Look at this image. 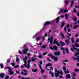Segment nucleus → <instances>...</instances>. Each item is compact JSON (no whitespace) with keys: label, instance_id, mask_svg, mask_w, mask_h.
<instances>
[{"label":"nucleus","instance_id":"obj_14","mask_svg":"<svg viewBox=\"0 0 79 79\" xmlns=\"http://www.w3.org/2000/svg\"><path fill=\"white\" fill-rule=\"evenodd\" d=\"M5 75L4 73H1V74H0V77L1 78H3Z\"/></svg>","mask_w":79,"mask_h":79},{"label":"nucleus","instance_id":"obj_50","mask_svg":"<svg viewBox=\"0 0 79 79\" xmlns=\"http://www.w3.org/2000/svg\"><path fill=\"white\" fill-rule=\"evenodd\" d=\"M6 79H9V76L8 75H6Z\"/></svg>","mask_w":79,"mask_h":79},{"label":"nucleus","instance_id":"obj_19","mask_svg":"<svg viewBox=\"0 0 79 79\" xmlns=\"http://www.w3.org/2000/svg\"><path fill=\"white\" fill-rule=\"evenodd\" d=\"M8 72L10 75H13L14 74V72H11L10 70H8Z\"/></svg>","mask_w":79,"mask_h":79},{"label":"nucleus","instance_id":"obj_32","mask_svg":"<svg viewBox=\"0 0 79 79\" xmlns=\"http://www.w3.org/2000/svg\"><path fill=\"white\" fill-rule=\"evenodd\" d=\"M40 38H41V36H40L38 37H37V38L36 40L37 41H39V40H40Z\"/></svg>","mask_w":79,"mask_h":79},{"label":"nucleus","instance_id":"obj_49","mask_svg":"<svg viewBox=\"0 0 79 79\" xmlns=\"http://www.w3.org/2000/svg\"><path fill=\"white\" fill-rule=\"evenodd\" d=\"M64 73L65 74H66L67 73H69V72L68 70H67L66 71H64Z\"/></svg>","mask_w":79,"mask_h":79},{"label":"nucleus","instance_id":"obj_15","mask_svg":"<svg viewBox=\"0 0 79 79\" xmlns=\"http://www.w3.org/2000/svg\"><path fill=\"white\" fill-rule=\"evenodd\" d=\"M60 18V17H58L56 19V23H59V19Z\"/></svg>","mask_w":79,"mask_h":79},{"label":"nucleus","instance_id":"obj_57","mask_svg":"<svg viewBox=\"0 0 79 79\" xmlns=\"http://www.w3.org/2000/svg\"><path fill=\"white\" fill-rule=\"evenodd\" d=\"M20 67H21V69H22L24 68V64H23V65H21Z\"/></svg>","mask_w":79,"mask_h":79},{"label":"nucleus","instance_id":"obj_22","mask_svg":"<svg viewBox=\"0 0 79 79\" xmlns=\"http://www.w3.org/2000/svg\"><path fill=\"white\" fill-rule=\"evenodd\" d=\"M66 78L67 79H70V78H71V76H70V74H68L67 75Z\"/></svg>","mask_w":79,"mask_h":79},{"label":"nucleus","instance_id":"obj_20","mask_svg":"<svg viewBox=\"0 0 79 79\" xmlns=\"http://www.w3.org/2000/svg\"><path fill=\"white\" fill-rule=\"evenodd\" d=\"M49 73L51 75V76L52 77H53V76H54V74H53V72H52V71L51 70H50L49 71Z\"/></svg>","mask_w":79,"mask_h":79},{"label":"nucleus","instance_id":"obj_3","mask_svg":"<svg viewBox=\"0 0 79 79\" xmlns=\"http://www.w3.org/2000/svg\"><path fill=\"white\" fill-rule=\"evenodd\" d=\"M48 43H49V42H50L51 45H52L53 44V42L52 41H53V37L52 36H51L50 37V38L48 39Z\"/></svg>","mask_w":79,"mask_h":79},{"label":"nucleus","instance_id":"obj_2","mask_svg":"<svg viewBox=\"0 0 79 79\" xmlns=\"http://www.w3.org/2000/svg\"><path fill=\"white\" fill-rule=\"evenodd\" d=\"M48 56H50L51 58H52V59H54L55 61H56L58 60L57 57L55 56H53L52 54H48Z\"/></svg>","mask_w":79,"mask_h":79},{"label":"nucleus","instance_id":"obj_28","mask_svg":"<svg viewBox=\"0 0 79 79\" xmlns=\"http://www.w3.org/2000/svg\"><path fill=\"white\" fill-rule=\"evenodd\" d=\"M46 45H43L42 46L41 48H43V49H44V48H46Z\"/></svg>","mask_w":79,"mask_h":79},{"label":"nucleus","instance_id":"obj_27","mask_svg":"<svg viewBox=\"0 0 79 79\" xmlns=\"http://www.w3.org/2000/svg\"><path fill=\"white\" fill-rule=\"evenodd\" d=\"M6 69H8L10 70V71H12V70H13V69H12L10 68V67H6Z\"/></svg>","mask_w":79,"mask_h":79},{"label":"nucleus","instance_id":"obj_64","mask_svg":"<svg viewBox=\"0 0 79 79\" xmlns=\"http://www.w3.org/2000/svg\"><path fill=\"white\" fill-rule=\"evenodd\" d=\"M77 16H79V12H78L77 14Z\"/></svg>","mask_w":79,"mask_h":79},{"label":"nucleus","instance_id":"obj_4","mask_svg":"<svg viewBox=\"0 0 79 79\" xmlns=\"http://www.w3.org/2000/svg\"><path fill=\"white\" fill-rule=\"evenodd\" d=\"M27 60V56H26L25 58L23 59V62L24 63V66L25 67H26V66H27V61H26Z\"/></svg>","mask_w":79,"mask_h":79},{"label":"nucleus","instance_id":"obj_31","mask_svg":"<svg viewBox=\"0 0 79 79\" xmlns=\"http://www.w3.org/2000/svg\"><path fill=\"white\" fill-rule=\"evenodd\" d=\"M71 41L72 44L74 43V38H72L71 39Z\"/></svg>","mask_w":79,"mask_h":79},{"label":"nucleus","instance_id":"obj_51","mask_svg":"<svg viewBox=\"0 0 79 79\" xmlns=\"http://www.w3.org/2000/svg\"><path fill=\"white\" fill-rule=\"evenodd\" d=\"M60 12H61V13L64 12V11H63V9H61Z\"/></svg>","mask_w":79,"mask_h":79},{"label":"nucleus","instance_id":"obj_29","mask_svg":"<svg viewBox=\"0 0 79 79\" xmlns=\"http://www.w3.org/2000/svg\"><path fill=\"white\" fill-rule=\"evenodd\" d=\"M79 27L78 25H75L73 27V28L74 29H76L77 28V27Z\"/></svg>","mask_w":79,"mask_h":79},{"label":"nucleus","instance_id":"obj_47","mask_svg":"<svg viewBox=\"0 0 79 79\" xmlns=\"http://www.w3.org/2000/svg\"><path fill=\"white\" fill-rule=\"evenodd\" d=\"M38 58H42V55H39V56H38Z\"/></svg>","mask_w":79,"mask_h":79},{"label":"nucleus","instance_id":"obj_53","mask_svg":"<svg viewBox=\"0 0 79 79\" xmlns=\"http://www.w3.org/2000/svg\"><path fill=\"white\" fill-rule=\"evenodd\" d=\"M56 44H57V46H60V44L59 43H58V42L57 43H56Z\"/></svg>","mask_w":79,"mask_h":79},{"label":"nucleus","instance_id":"obj_38","mask_svg":"<svg viewBox=\"0 0 79 79\" xmlns=\"http://www.w3.org/2000/svg\"><path fill=\"white\" fill-rule=\"evenodd\" d=\"M74 71H75V72H76L77 73L79 72V70L78 69H75Z\"/></svg>","mask_w":79,"mask_h":79},{"label":"nucleus","instance_id":"obj_58","mask_svg":"<svg viewBox=\"0 0 79 79\" xmlns=\"http://www.w3.org/2000/svg\"><path fill=\"white\" fill-rule=\"evenodd\" d=\"M50 49H51L52 50H53V48L51 46H50Z\"/></svg>","mask_w":79,"mask_h":79},{"label":"nucleus","instance_id":"obj_55","mask_svg":"<svg viewBox=\"0 0 79 79\" xmlns=\"http://www.w3.org/2000/svg\"><path fill=\"white\" fill-rule=\"evenodd\" d=\"M66 28H67L66 27H65L64 28V31H65V32H66Z\"/></svg>","mask_w":79,"mask_h":79},{"label":"nucleus","instance_id":"obj_56","mask_svg":"<svg viewBox=\"0 0 79 79\" xmlns=\"http://www.w3.org/2000/svg\"><path fill=\"white\" fill-rule=\"evenodd\" d=\"M40 65H41V64H43V63H42V61H40Z\"/></svg>","mask_w":79,"mask_h":79},{"label":"nucleus","instance_id":"obj_45","mask_svg":"<svg viewBox=\"0 0 79 79\" xmlns=\"http://www.w3.org/2000/svg\"><path fill=\"white\" fill-rule=\"evenodd\" d=\"M65 50L66 52H67L68 53H69V50H68V49L67 48H66Z\"/></svg>","mask_w":79,"mask_h":79},{"label":"nucleus","instance_id":"obj_13","mask_svg":"<svg viewBox=\"0 0 79 79\" xmlns=\"http://www.w3.org/2000/svg\"><path fill=\"white\" fill-rule=\"evenodd\" d=\"M54 55H56V56H59V55H60V52H54Z\"/></svg>","mask_w":79,"mask_h":79},{"label":"nucleus","instance_id":"obj_12","mask_svg":"<svg viewBox=\"0 0 79 79\" xmlns=\"http://www.w3.org/2000/svg\"><path fill=\"white\" fill-rule=\"evenodd\" d=\"M28 51V49L27 48H26L23 51V52L24 54H27V52Z\"/></svg>","mask_w":79,"mask_h":79},{"label":"nucleus","instance_id":"obj_35","mask_svg":"<svg viewBox=\"0 0 79 79\" xmlns=\"http://www.w3.org/2000/svg\"><path fill=\"white\" fill-rule=\"evenodd\" d=\"M31 60L32 61H35V59H34V58L33 57L31 58Z\"/></svg>","mask_w":79,"mask_h":79},{"label":"nucleus","instance_id":"obj_60","mask_svg":"<svg viewBox=\"0 0 79 79\" xmlns=\"http://www.w3.org/2000/svg\"><path fill=\"white\" fill-rule=\"evenodd\" d=\"M16 73H17V74H19L20 73H19V72L18 71H17V70H16Z\"/></svg>","mask_w":79,"mask_h":79},{"label":"nucleus","instance_id":"obj_37","mask_svg":"<svg viewBox=\"0 0 79 79\" xmlns=\"http://www.w3.org/2000/svg\"><path fill=\"white\" fill-rule=\"evenodd\" d=\"M74 45L75 47H79V45L77 43L75 44Z\"/></svg>","mask_w":79,"mask_h":79},{"label":"nucleus","instance_id":"obj_43","mask_svg":"<svg viewBox=\"0 0 79 79\" xmlns=\"http://www.w3.org/2000/svg\"><path fill=\"white\" fill-rule=\"evenodd\" d=\"M16 61L17 63H19V58L18 57H17L16 59Z\"/></svg>","mask_w":79,"mask_h":79},{"label":"nucleus","instance_id":"obj_63","mask_svg":"<svg viewBox=\"0 0 79 79\" xmlns=\"http://www.w3.org/2000/svg\"><path fill=\"white\" fill-rule=\"evenodd\" d=\"M75 7L76 8H79V5H78L77 6H75Z\"/></svg>","mask_w":79,"mask_h":79},{"label":"nucleus","instance_id":"obj_8","mask_svg":"<svg viewBox=\"0 0 79 79\" xmlns=\"http://www.w3.org/2000/svg\"><path fill=\"white\" fill-rule=\"evenodd\" d=\"M51 24V22L47 21L44 23L45 26H47V25H50Z\"/></svg>","mask_w":79,"mask_h":79},{"label":"nucleus","instance_id":"obj_5","mask_svg":"<svg viewBox=\"0 0 79 79\" xmlns=\"http://www.w3.org/2000/svg\"><path fill=\"white\" fill-rule=\"evenodd\" d=\"M72 58H73V60H77V61L79 62V56H75V55H74V56L73 57H72Z\"/></svg>","mask_w":79,"mask_h":79},{"label":"nucleus","instance_id":"obj_23","mask_svg":"<svg viewBox=\"0 0 79 79\" xmlns=\"http://www.w3.org/2000/svg\"><path fill=\"white\" fill-rule=\"evenodd\" d=\"M53 48L55 50H57V49H58V48L57 47V46H56L55 45L53 47Z\"/></svg>","mask_w":79,"mask_h":79},{"label":"nucleus","instance_id":"obj_26","mask_svg":"<svg viewBox=\"0 0 79 79\" xmlns=\"http://www.w3.org/2000/svg\"><path fill=\"white\" fill-rule=\"evenodd\" d=\"M32 71L33 72H34V73H36V72H37V69H32Z\"/></svg>","mask_w":79,"mask_h":79},{"label":"nucleus","instance_id":"obj_1","mask_svg":"<svg viewBox=\"0 0 79 79\" xmlns=\"http://www.w3.org/2000/svg\"><path fill=\"white\" fill-rule=\"evenodd\" d=\"M73 48H71V50L72 51V52H74V50L77 51V52H76L75 54L74 55L75 56H78V55H79V48L77 49L75 48V47H74V45L73 46Z\"/></svg>","mask_w":79,"mask_h":79},{"label":"nucleus","instance_id":"obj_48","mask_svg":"<svg viewBox=\"0 0 79 79\" xmlns=\"http://www.w3.org/2000/svg\"><path fill=\"white\" fill-rule=\"evenodd\" d=\"M19 54H21V55H23V52H20V50H19Z\"/></svg>","mask_w":79,"mask_h":79},{"label":"nucleus","instance_id":"obj_9","mask_svg":"<svg viewBox=\"0 0 79 79\" xmlns=\"http://www.w3.org/2000/svg\"><path fill=\"white\" fill-rule=\"evenodd\" d=\"M72 79H76V78H74V77H75V76H76L77 75H76V73H74V72H73L72 73Z\"/></svg>","mask_w":79,"mask_h":79},{"label":"nucleus","instance_id":"obj_59","mask_svg":"<svg viewBox=\"0 0 79 79\" xmlns=\"http://www.w3.org/2000/svg\"><path fill=\"white\" fill-rule=\"evenodd\" d=\"M68 35L70 37V36H71V34H69V33H67Z\"/></svg>","mask_w":79,"mask_h":79},{"label":"nucleus","instance_id":"obj_24","mask_svg":"<svg viewBox=\"0 0 79 79\" xmlns=\"http://www.w3.org/2000/svg\"><path fill=\"white\" fill-rule=\"evenodd\" d=\"M57 40L56 39H54V40L53 44H56V43H57L58 41H56Z\"/></svg>","mask_w":79,"mask_h":79},{"label":"nucleus","instance_id":"obj_41","mask_svg":"<svg viewBox=\"0 0 79 79\" xmlns=\"http://www.w3.org/2000/svg\"><path fill=\"white\" fill-rule=\"evenodd\" d=\"M60 50H61L64 51V48L63 47H61V48H60Z\"/></svg>","mask_w":79,"mask_h":79},{"label":"nucleus","instance_id":"obj_42","mask_svg":"<svg viewBox=\"0 0 79 79\" xmlns=\"http://www.w3.org/2000/svg\"><path fill=\"white\" fill-rule=\"evenodd\" d=\"M63 70H64V71H66V67L64 66L63 67Z\"/></svg>","mask_w":79,"mask_h":79},{"label":"nucleus","instance_id":"obj_54","mask_svg":"<svg viewBox=\"0 0 79 79\" xmlns=\"http://www.w3.org/2000/svg\"><path fill=\"white\" fill-rule=\"evenodd\" d=\"M73 12L74 13H76V12H77V10H76V9H74Z\"/></svg>","mask_w":79,"mask_h":79},{"label":"nucleus","instance_id":"obj_36","mask_svg":"<svg viewBox=\"0 0 79 79\" xmlns=\"http://www.w3.org/2000/svg\"><path fill=\"white\" fill-rule=\"evenodd\" d=\"M68 14H66L65 15V19H68Z\"/></svg>","mask_w":79,"mask_h":79},{"label":"nucleus","instance_id":"obj_25","mask_svg":"<svg viewBox=\"0 0 79 79\" xmlns=\"http://www.w3.org/2000/svg\"><path fill=\"white\" fill-rule=\"evenodd\" d=\"M64 26V23L62 22L61 23V26H60V27H63Z\"/></svg>","mask_w":79,"mask_h":79},{"label":"nucleus","instance_id":"obj_7","mask_svg":"<svg viewBox=\"0 0 79 79\" xmlns=\"http://www.w3.org/2000/svg\"><path fill=\"white\" fill-rule=\"evenodd\" d=\"M28 64L27 65L26 68L27 69H29L30 68V62L31 61V60H27Z\"/></svg>","mask_w":79,"mask_h":79},{"label":"nucleus","instance_id":"obj_6","mask_svg":"<svg viewBox=\"0 0 79 79\" xmlns=\"http://www.w3.org/2000/svg\"><path fill=\"white\" fill-rule=\"evenodd\" d=\"M55 72H56V73H55V75L56 77H58L59 76V74H60V71L58 70H56V69H55Z\"/></svg>","mask_w":79,"mask_h":79},{"label":"nucleus","instance_id":"obj_44","mask_svg":"<svg viewBox=\"0 0 79 79\" xmlns=\"http://www.w3.org/2000/svg\"><path fill=\"white\" fill-rule=\"evenodd\" d=\"M67 12H68V11L67 9H65L64 11V13H67Z\"/></svg>","mask_w":79,"mask_h":79},{"label":"nucleus","instance_id":"obj_16","mask_svg":"<svg viewBox=\"0 0 79 79\" xmlns=\"http://www.w3.org/2000/svg\"><path fill=\"white\" fill-rule=\"evenodd\" d=\"M65 42L66 43V45H68L70 44L69 41L68 40H65Z\"/></svg>","mask_w":79,"mask_h":79},{"label":"nucleus","instance_id":"obj_46","mask_svg":"<svg viewBox=\"0 0 79 79\" xmlns=\"http://www.w3.org/2000/svg\"><path fill=\"white\" fill-rule=\"evenodd\" d=\"M11 64L12 66H15V63H12Z\"/></svg>","mask_w":79,"mask_h":79},{"label":"nucleus","instance_id":"obj_52","mask_svg":"<svg viewBox=\"0 0 79 79\" xmlns=\"http://www.w3.org/2000/svg\"><path fill=\"white\" fill-rule=\"evenodd\" d=\"M47 60H48V61L49 62H51V60L49 58H47Z\"/></svg>","mask_w":79,"mask_h":79},{"label":"nucleus","instance_id":"obj_33","mask_svg":"<svg viewBox=\"0 0 79 79\" xmlns=\"http://www.w3.org/2000/svg\"><path fill=\"white\" fill-rule=\"evenodd\" d=\"M44 72H45V70H44L43 69H41V74H43Z\"/></svg>","mask_w":79,"mask_h":79},{"label":"nucleus","instance_id":"obj_10","mask_svg":"<svg viewBox=\"0 0 79 79\" xmlns=\"http://www.w3.org/2000/svg\"><path fill=\"white\" fill-rule=\"evenodd\" d=\"M23 71L25 73H24V76H27V75L28 74V73H27V70L23 69Z\"/></svg>","mask_w":79,"mask_h":79},{"label":"nucleus","instance_id":"obj_18","mask_svg":"<svg viewBox=\"0 0 79 79\" xmlns=\"http://www.w3.org/2000/svg\"><path fill=\"white\" fill-rule=\"evenodd\" d=\"M60 35L61 36V37L63 39H65V37H64V34H63L62 33H60Z\"/></svg>","mask_w":79,"mask_h":79},{"label":"nucleus","instance_id":"obj_40","mask_svg":"<svg viewBox=\"0 0 79 79\" xmlns=\"http://www.w3.org/2000/svg\"><path fill=\"white\" fill-rule=\"evenodd\" d=\"M19 67V65H16L14 67V68H17Z\"/></svg>","mask_w":79,"mask_h":79},{"label":"nucleus","instance_id":"obj_30","mask_svg":"<svg viewBox=\"0 0 79 79\" xmlns=\"http://www.w3.org/2000/svg\"><path fill=\"white\" fill-rule=\"evenodd\" d=\"M73 20L74 21H77V17H74L73 18Z\"/></svg>","mask_w":79,"mask_h":79},{"label":"nucleus","instance_id":"obj_34","mask_svg":"<svg viewBox=\"0 0 79 79\" xmlns=\"http://www.w3.org/2000/svg\"><path fill=\"white\" fill-rule=\"evenodd\" d=\"M0 66L1 67V68L3 69L4 68V66H3V64H1L0 65Z\"/></svg>","mask_w":79,"mask_h":79},{"label":"nucleus","instance_id":"obj_62","mask_svg":"<svg viewBox=\"0 0 79 79\" xmlns=\"http://www.w3.org/2000/svg\"><path fill=\"white\" fill-rule=\"evenodd\" d=\"M67 28H68L69 27V24H68L67 25Z\"/></svg>","mask_w":79,"mask_h":79},{"label":"nucleus","instance_id":"obj_61","mask_svg":"<svg viewBox=\"0 0 79 79\" xmlns=\"http://www.w3.org/2000/svg\"><path fill=\"white\" fill-rule=\"evenodd\" d=\"M79 41V39L77 38V40H76V42L77 43Z\"/></svg>","mask_w":79,"mask_h":79},{"label":"nucleus","instance_id":"obj_39","mask_svg":"<svg viewBox=\"0 0 79 79\" xmlns=\"http://www.w3.org/2000/svg\"><path fill=\"white\" fill-rule=\"evenodd\" d=\"M68 60H65L62 61V63L67 62H68Z\"/></svg>","mask_w":79,"mask_h":79},{"label":"nucleus","instance_id":"obj_21","mask_svg":"<svg viewBox=\"0 0 79 79\" xmlns=\"http://www.w3.org/2000/svg\"><path fill=\"white\" fill-rule=\"evenodd\" d=\"M65 5H68L69 3V1L68 0H65Z\"/></svg>","mask_w":79,"mask_h":79},{"label":"nucleus","instance_id":"obj_11","mask_svg":"<svg viewBox=\"0 0 79 79\" xmlns=\"http://www.w3.org/2000/svg\"><path fill=\"white\" fill-rule=\"evenodd\" d=\"M60 47H62L65 45V43L64 42H63L62 41H61L60 42Z\"/></svg>","mask_w":79,"mask_h":79},{"label":"nucleus","instance_id":"obj_17","mask_svg":"<svg viewBox=\"0 0 79 79\" xmlns=\"http://www.w3.org/2000/svg\"><path fill=\"white\" fill-rule=\"evenodd\" d=\"M52 66V64L48 63L46 64L45 68H47L48 66Z\"/></svg>","mask_w":79,"mask_h":79}]
</instances>
